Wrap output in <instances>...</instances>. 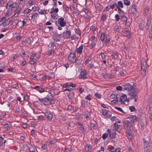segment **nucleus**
Here are the masks:
<instances>
[{"label": "nucleus", "instance_id": "f257e3e1", "mask_svg": "<svg viewBox=\"0 0 152 152\" xmlns=\"http://www.w3.org/2000/svg\"><path fill=\"white\" fill-rule=\"evenodd\" d=\"M124 129L126 132H129L133 129V123L129 119L124 118L123 120Z\"/></svg>", "mask_w": 152, "mask_h": 152}, {"label": "nucleus", "instance_id": "f03ea898", "mask_svg": "<svg viewBox=\"0 0 152 152\" xmlns=\"http://www.w3.org/2000/svg\"><path fill=\"white\" fill-rule=\"evenodd\" d=\"M139 92V91L137 89H134L133 92H128V94L132 98V99L134 98V101L137 102L138 98L137 94Z\"/></svg>", "mask_w": 152, "mask_h": 152}, {"label": "nucleus", "instance_id": "7ed1b4c3", "mask_svg": "<svg viewBox=\"0 0 152 152\" xmlns=\"http://www.w3.org/2000/svg\"><path fill=\"white\" fill-rule=\"evenodd\" d=\"M37 97L38 98V100L40 102L43 104L44 105L47 106L50 105V98L49 96H48L44 98L41 99L38 96Z\"/></svg>", "mask_w": 152, "mask_h": 152}, {"label": "nucleus", "instance_id": "20e7f679", "mask_svg": "<svg viewBox=\"0 0 152 152\" xmlns=\"http://www.w3.org/2000/svg\"><path fill=\"white\" fill-rule=\"evenodd\" d=\"M122 87L124 90H127L129 91V92H133L134 89H136L133 88V86L128 83L123 85Z\"/></svg>", "mask_w": 152, "mask_h": 152}, {"label": "nucleus", "instance_id": "39448f33", "mask_svg": "<svg viewBox=\"0 0 152 152\" xmlns=\"http://www.w3.org/2000/svg\"><path fill=\"white\" fill-rule=\"evenodd\" d=\"M144 144V149L145 152H150L149 149L150 148L148 140H146L145 138L143 139Z\"/></svg>", "mask_w": 152, "mask_h": 152}, {"label": "nucleus", "instance_id": "423d86ee", "mask_svg": "<svg viewBox=\"0 0 152 152\" xmlns=\"http://www.w3.org/2000/svg\"><path fill=\"white\" fill-rule=\"evenodd\" d=\"M75 58H76L75 55V51H74L71 52L68 56V59L69 61L73 63V61H75Z\"/></svg>", "mask_w": 152, "mask_h": 152}, {"label": "nucleus", "instance_id": "0eeeda50", "mask_svg": "<svg viewBox=\"0 0 152 152\" xmlns=\"http://www.w3.org/2000/svg\"><path fill=\"white\" fill-rule=\"evenodd\" d=\"M64 20V18L62 17H61L58 20L59 25L61 27L64 26L66 24V22Z\"/></svg>", "mask_w": 152, "mask_h": 152}, {"label": "nucleus", "instance_id": "6e6552de", "mask_svg": "<svg viewBox=\"0 0 152 152\" xmlns=\"http://www.w3.org/2000/svg\"><path fill=\"white\" fill-rule=\"evenodd\" d=\"M136 7V6L135 5L132 6L131 10V14L132 16L134 18L135 17L137 12V10Z\"/></svg>", "mask_w": 152, "mask_h": 152}, {"label": "nucleus", "instance_id": "1a4fd4ad", "mask_svg": "<svg viewBox=\"0 0 152 152\" xmlns=\"http://www.w3.org/2000/svg\"><path fill=\"white\" fill-rule=\"evenodd\" d=\"M71 33V31L70 30L66 31V32L64 31L63 33V37L66 39L70 38Z\"/></svg>", "mask_w": 152, "mask_h": 152}, {"label": "nucleus", "instance_id": "9d476101", "mask_svg": "<svg viewBox=\"0 0 152 152\" xmlns=\"http://www.w3.org/2000/svg\"><path fill=\"white\" fill-rule=\"evenodd\" d=\"M45 116L47 119L49 121H51L53 117V114L50 112L46 113L45 114Z\"/></svg>", "mask_w": 152, "mask_h": 152}, {"label": "nucleus", "instance_id": "9b49d317", "mask_svg": "<svg viewBox=\"0 0 152 152\" xmlns=\"http://www.w3.org/2000/svg\"><path fill=\"white\" fill-rule=\"evenodd\" d=\"M4 130L8 131L12 126V124L10 122H8L7 123L3 125Z\"/></svg>", "mask_w": 152, "mask_h": 152}, {"label": "nucleus", "instance_id": "f8f14e48", "mask_svg": "<svg viewBox=\"0 0 152 152\" xmlns=\"http://www.w3.org/2000/svg\"><path fill=\"white\" fill-rule=\"evenodd\" d=\"M18 9H20V11L21 8L19 7L18 4H16L15 6L14 5V6H12V7L11 8V11L16 12L17 11Z\"/></svg>", "mask_w": 152, "mask_h": 152}, {"label": "nucleus", "instance_id": "ddd939ff", "mask_svg": "<svg viewBox=\"0 0 152 152\" xmlns=\"http://www.w3.org/2000/svg\"><path fill=\"white\" fill-rule=\"evenodd\" d=\"M83 48V45H81L79 48L76 49V51L77 53L79 54L80 55L82 54Z\"/></svg>", "mask_w": 152, "mask_h": 152}, {"label": "nucleus", "instance_id": "4468645a", "mask_svg": "<svg viewBox=\"0 0 152 152\" xmlns=\"http://www.w3.org/2000/svg\"><path fill=\"white\" fill-rule=\"evenodd\" d=\"M151 24V21L150 19V17H147V20L146 24V26H145V28L146 30H147L148 29L149 26H150Z\"/></svg>", "mask_w": 152, "mask_h": 152}, {"label": "nucleus", "instance_id": "2eb2a0df", "mask_svg": "<svg viewBox=\"0 0 152 152\" xmlns=\"http://www.w3.org/2000/svg\"><path fill=\"white\" fill-rule=\"evenodd\" d=\"M126 118L130 120L133 123V124H134L135 121H136L137 120V117L135 115H132L130 117Z\"/></svg>", "mask_w": 152, "mask_h": 152}, {"label": "nucleus", "instance_id": "dca6fc26", "mask_svg": "<svg viewBox=\"0 0 152 152\" xmlns=\"http://www.w3.org/2000/svg\"><path fill=\"white\" fill-rule=\"evenodd\" d=\"M117 5V4H116V2L113 1L112 2L110 3L108 6L110 7V9H113L114 8L115 6L116 7Z\"/></svg>", "mask_w": 152, "mask_h": 152}, {"label": "nucleus", "instance_id": "f3484780", "mask_svg": "<svg viewBox=\"0 0 152 152\" xmlns=\"http://www.w3.org/2000/svg\"><path fill=\"white\" fill-rule=\"evenodd\" d=\"M74 96V92L72 91L67 93V96L69 99L72 100Z\"/></svg>", "mask_w": 152, "mask_h": 152}, {"label": "nucleus", "instance_id": "a211bd4d", "mask_svg": "<svg viewBox=\"0 0 152 152\" xmlns=\"http://www.w3.org/2000/svg\"><path fill=\"white\" fill-rule=\"evenodd\" d=\"M147 69L146 67H141V74L143 76H145Z\"/></svg>", "mask_w": 152, "mask_h": 152}, {"label": "nucleus", "instance_id": "6ab92c4d", "mask_svg": "<svg viewBox=\"0 0 152 152\" xmlns=\"http://www.w3.org/2000/svg\"><path fill=\"white\" fill-rule=\"evenodd\" d=\"M81 72L80 73V75H81V78L82 79H84L86 78H87V77H86V72L84 70L82 71L81 70Z\"/></svg>", "mask_w": 152, "mask_h": 152}, {"label": "nucleus", "instance_id": "aec40b11", "mask_svg": "<svg viewBox=\"0 0 152 152\" xmlns=\"http://www.w3.org/2000/svg\"><path fill=\"white\" fill-rule=\"evenodd\" d=\"M34 88L37 90L40 93H42L44 92L45 90L44 89L41 87H39L38 86H36Z\"/></svg>", "mask_w": 152, "mask_h": 152}, {"label": "nucleus", "instance_id": "412c9836", "mask_svg": "<svg viewBox=\"0 0 152 152\" xmlns=\"http://www.w3.org/2000/svg\"><path fill=\"white\" fill-rule=\"evenodd\" d=\"M85 150L87 152H90L91 150V146L90 144H86L85 148Z\"/></svg>", "mask_w": 152, "mask_h": 152}, {"label": "nucleus", "instance_id": "4be33fe9", "mask_svg": "<svg viewBox=\"0 0 152 152\" xmlns=\"http://www.w3.org/2000/svg\"><path fill=\"white\" fill-rule=\"evenodd\" d=\"M114 126H115L114 128L115 131L119 132L118 131V129L121 126V125L117 124L116 123H115L114 124Z\"/></svg>", "mask_w": 152, "mask_h": 152}, {"label": "nucleus", "instance_id": "5701e85b", "mask_svg": "<svg viewBox=\"0 0 152 152\" xmlns=\"http://www.w3.org/2000/svg\"><path fill=\"white\" fill-rule=\"evenodd\" d=\"M126 96L125 94H124L122 96L120 99V100L121 102H124L126 101Z\"/></svg>", "mask_w": 152, "mask_h": 152}, {"label": "nucleus", "instance_id": "b1692460", "mask_svg": "<svg viewBox=\"0 0 152 152\" xmlns=\"http://www.w3.org/2000/svg\"><path fill=\"white\" fill-rule=\"evenodd\" d=\"M147 64V62L146 61L145 59H142V60L141 63V67H146V65Z\"/></svg>", "mask_w": 152, "mask_h": 152}, {"label": "nucleus", "instance_id": "393cba45", "mask_svg": "<svg viewBox=\"0 0 152 152\" xmlns=\"http://www.w3.org/2000/svg\"><path fill=\"white\" fill-rule=\"evenodd\" d=\"M107 34L105 33H104L103 34H102L101 35L100 37V39H101V41L103 42L104 39L105 38V36H106Z\"/></svg>", "mask_w": 152, "mask_h": 152}, {"label": "nucleus", "instance_id": "a878e982", "mask_svg": "<svg viewBox=\"0 0 152 152\" xmlns=\"http://www.w3.org/2000/svg\"><path fill=\"white\" fill-rule=\"evenodd\" d=\"M95 5V7L97 10L99 11L101 10V5L99 3H97Z\"/></svg>", "mask_w": 152, "mask_h": 152}, {"label": "nucleus", "instance_id": "bb28decb", "mask_svg": "<svg viewBox=\"0 0 152 152\" xmlns=\"http://www.w3.org/2000/svg\"><path fill=\"white\" fill-rule=\"evenodd\" d=\"M111 56L112 57H113V58L115 59L118 58V55L115 52L113 53Z\"/></svg>", "mask_w": 152, "mask_h": 152}, {"label": "nucleus", "instance_id": "cd10ccee", "mask_svg": "<svg viewBox=\"0 0 152 152\" xmlns=\"http://www.w3.org/2000/svg\"><path fill=\"white\" fill-rule=\"evenodd\" d=\"M61 37H58L55 36H53V40L56 42H58L60 41Z\"/></svg>", "mask_w": 152, "mask_h": 152}, {"label": "nucleus", "instance_id": "c85d7f7f", "mask_svg": "<svg viewBox=\"0 0 152 152\" xmlns=\"http://www.w3.org/2000/svg\"><path fill=\"white\" fill-rule=\"evenodd\" d=\"M117 6H118V7L120 8H123L124 7V6L121 1H118Z\"/></svg>", "mask_w": 152, "mask_h": 152}, {"label": "nucleus", "instance_id": "c756f323", "mask_svg": "<svg viewBox=\"0 0 152 152\" xmlns=\"http://www.w3.org/2000/svg\"><path fill=\"white\" fill-rule=\"evenodd\" d=\"M96 45V43L93 41L91 42V44L89 45V47H90V49H92L94 47H95Z\"/></svg>", "mask_w": 152, "mask_h": 152}, {"label": "nucleus", "instance_id": "7c9ffc66", "mask_svg": "<svg viewBox=\"0 0 152 152\" xmlns=\"http://www.w3.org/2000/svg\"><path fill=\"white\" fill-rule=\"evenodd\" d=\"M106 77L109 79H112L114 77V76L111 74H107Z\"/></svg>", "mask_w": 152, "mask_h": 152}, {"label": "nucleus", "instance_id": "2f4dec72", "mask_svg": "<svg viewBox=\"0 0 152 152\" xmlns=\"http://www.w3.org/2000/svg\"><path fill=\"white\" fill-rule=\"evenodd\" d=\"M107 18V15L106 14H104L101 17V20L102 21H104Z\"/></svg>", "mask_w": 152, "mask_h": 152}, {"label": "nucleus", "instance_id": "473e14b6", "mask_svg": "<svg viewBox=\"0 0 152 152\" xmlns=\"http://www.w3.org/2000/svg\"><path fill=\"white\" fill-rule=\"evenodd\" d=\"M49 92L51 94V95L53 96V95H54L55 94L56 91L54 89H51L49 90Z\"/></svg>", "mask_w": 152, "mask_h": 152}, {"label": "nucleus", "instance_id": "72a5a7b5", "mask_svg": "<svg viewBox=\"0 0 152 152\" xmlns=\"http://www.w3.org/2000/svg\"><path fill=\"white\" fill-rule=\"evenodd\" d=\"M80 131L83 132H84V127L83 126V124H82L80 126V127H79Z\"/></svg>", "mask_w": 152, "mask_h": 152}, {"label": "nucleus", "instance_id": "f704fd0d", "mask_svg": "<svg viewBox=\"0 0 152 152\" xmlns=\"http://www.w3.org/2000/svg\"><path fill=\"white\" fill-rule=\"evenodd\" d=\"M31 10L35 12L36 11H39V8L38 7H34L32 8Z\"/></svg>", "mask_w": 152, "mask_h": 152}, {"label": "nucleus", "instance_id": "c9c22d12", "mask_svg": "<svg viewBox=\"0 0 152 152\" xmlns=\"http://www.w3.org/2000/svg\"><path fill=\"white\" fill-rule=\"evenodd\" d=\"M20 20L18 19H14L12 21V23H14L15 25V27L18 24V23L19 21Z\"/></svg>", "mask_w": 152, "mask_h": 152}, {"label": "nucleus", "instance_id": "e433bc0d", "mask_svg": "<svg viewBox=\"0 0 152 152\" xmlns=\"http://www.w3.org/2000/svg\"><path fill=\"white\" fill-rule=\"evenodd\" d=\"M73 63H75V65H78L80 64V61L79 59L75 58Z\"/></svg>", "mask_w": 152, "mask_h": 152}, {"label": "nucleus", "instance_id": "4c0bfd02", "mask_svg": "<svg viewBox=\"0 0 152 152\" xmlns=\"http://www.w3.org/2000/svg\"><path fill=\"white\" fill-rule=\"evenodd\" d=\"M22 108H21V107H20L18 106L15 108V110L16 112L17 113H19L21 110Z\"/></svg>", "mask_w": 152, "mask_h": 152}, {"label": "nucleus", "instance_id": "58836bf2", "mask_svg": "<svg viewBox=\"0 0 152 152\" xmlns=\"http://www.w3.org/2000/svg\"><path fill=\"white\" fill-rule=\"evenodd\" d=\"M124 4L125 5L129 6L130 4V3L128 0H124Z\"/></svg>", "mask_w": 152, "mask_h": 152}, {"label": "nucleus", "instance_id": "ea45409f", "mask_svg": "<svg viewBox=\"0 0 152 152\" xmlns=\"http://www.w3.org/2000/svg\"><path fill=\"white\" fill-rule=\"evenodd\" d=\"M69 87V83H64L62 86V88H68Z\"/></svg>", "mask_w": 152, "mask_h": 152}, {"label": "nucleus", "instance_id": "a19ab883", "mask_svg": "<svg viewBox=\"0 0 152 152\" xmlns=\"http://www.w3.org/2000/svg\"><path fill=\"white\" fill-rule=\"evenodd\" d=\"M54 53V50L51 49L48 51L47 54L48 56H50V55Z\"/></svg>", "mask_w": 152, "mask_h": 152}, {"label": "nucleus", "instance_id": "79ce46f5", "mask_svg": "<svg viewBox=\"0 0 152 152\" xmlns=\"http://www.w3.org/2000/svg\"><path fill=\"white\" fill-rule=\"evenodd\" d=\"M38 15V14L37 13L35 12L33 14L31 17V19L32 20V18H34L35 19V18H36Z\"/></svg>", "mask_w": 152, "mask_h": 152}, {"label": "nucleus", "instance_id": "37998d69", "mask_svg": "<svg viewBox=\"0 0 152 152\" xmlns=\"http://www.w3.org/2000/svg\"><path fill=\"white\" fill-rule=\"evenodd\" d=\"M140 125L141 127V129L142 130H143L145 128V125L144 124V122H141L140 123Z\"/></svg>", "mask_w": 152, "mask_h": 152}, {"label": "nucleus", "instance_id": "c03bdc74", "mask_svg": "<svg viewBox=\"0 0 152 152\" xmlns=\"http://www.w3.org/2000/svg\"><path fill=\"white\" fill-rule=\"evenodd\" d=\"M116 8L118 9V13L119 14H121L122 13H124V11L121 9L117 5Z\"/></svg>", "mask_w": 152, "mask_h": 152}, {"label": "nucleus", "instance_id": "a18cd8bd", "mask_svg": "<svg viewBox=\"0 0 152 152\" xmlns=\"http://www.w3.org/2000/svg\"><path fill=\"white\" fill-rule=\"evenodd\" d=\"M115 108L116 109L121 111L122 113H125V112H124V111L122 110V108H121L120 107H115Z\"/></svg>", "mask_w": 152, "mask_h": 152}, {"label": "nucleus", "instance_id": "49530a36", "mask_svg": "<svg viewBox=\"0 0 152 152\" xmlns=\"http://www.w3.org/2000/svg\"><path fill=\"white\" fill-rule=\"evenodd\" d=\"M29 151L30 152H35V149L33 146H31L29 148Z\"/></svg>", "mask_w": 152, "mask_h": 152}, {"label": "nucleus", "instance_id": "de8ad7c7", "mask_svg": "<svg viewBox=\"0 0 152 152\" xmlns=\"http://www.w3.org/2000/svg\"><path fill=\"white\" fill-rule=\"evenodd\" d=\"M6 17L4 16L2 17L0 20L4 24V23L5 21L6 20Z\"/></svg>", "mask_w": 152, "mask_h": 152}, {"label": "nucleus", "instance_id": "09e8293b", "mask_svg": "<svg viewBox=\"0 0 152 152\" xmlns=\"http://www.w3.org/2000/svg\"><path fill=\"white\" fill-rule=\"evenodd\" d=\"M31 12V10L27 8L26 10H24V13L27 14L30 13Z\"/></svg>", "mask_w": 152, "mask_h": 152}, {"label": "nucleus", "instance_id": "8fccbe9b", "mask_svg": "<svg viewBox=\"0 0 152 152\" xmlns=\"http://www.w3.org/2000/svg\"><path fill=\"white\" fill-rule=\"evenodd\" d=\"M139 28L140 30H143L144 28V25L141 23L139 24Z\"/></svg>", "mask_w": 152, "mask_h": 152}, {"label": "nucleus", "instance_id": "3c124183", "mask_svg": "<svg viewBox=\"0 0 152 152\" xmlns=\"http://www.w3.org/2000/svg\"><path fill=\"white\" fill-rule=\"evenodd\" d=\"M129 109L130 110L131 112H133L135 111V108L133 106H131L129 107Z\"/></svg>", "mask_w": 152, "mask_h": 152}, {"label": "nucleus", "instance_id": "603ef678", "mask_svg": "<svg viewBox=\"0 0 152 152\" xmlns=\"http://www.w3.org/2000/svg\"><path fill=\"white\" fill-rule=\"evenodd\" d=\"M20 12V9H18L17 10V12H15V13L14 15V16L15 17H17L19 15V14Z\"/></svg>", "mask_w": 152, "mask_h": 152}, {"label": "nucleus", "instance_id": "864d4df0", "mask_svg": "<svg viewBox=\"0 0 152 152\" xmlns=\"http://www.w3.org/2000/svg\"><path fill=\"white\" fill-rule=\"evenodd\" d=\"M75 33L79 35H81L79 29L76 28L75 30Z\"/></svg>", "mask_w": 152, "mask_h": 152}, {"label": "nucleus", "instance_id": "5fc2aeb1", "mask_svg": "<svg viewBox=\"0 0 152 152\" xmlns=\"http://www.w3.org/2000/svg\"><path fill=\"white\" fill-rule=\"evenodd\" d=\"M121 19L123 21H126L127 20L126 17L123 15L121 17Z\"/></svg>", "mask_w": 152, "mask_h": 152}, {"label": "nucleus", "instance_id": "6e6d98bb", "mask_svg": "<svg viewBox=\"0 0 152 152\" xmlns=\"http://www.w3.org/2000/svg\"><path fill=\"white\" fill-rule=\"evenodd\" d=\"M102 113L103 115H106L107 114V112L104 109H102Z\"/></svg>", "mask_w": 152, "mask_h": 152}, {"label": "nucleus", "instance_id": "4d7b16f0", "mask_svg": "<svg viewBox=\"0 0 152 152\" xmlns=\"http://www.w3.org/2000/svg\"><path fill=\"white\" fill-rule=\"evenodd\" d=\"M57 15V14H54L52 15H51V16L52 18H53L54 19H57V18H56V16Z\"/></svg>", "mask_w": 152, "mask_h": 152}, {"label": "nucleus", "instance_id": "13d9d810", "mask_svg": "<svg viewBox=\"0 0 152 152\" xmlns=\"http://www.w3.org/2000/svg\"><path fill=\"white\" fill-rule=\"evenodd\" d=\"M55 103V101L53 99L50 98V104H54Z\"/></svg>", "mask_w": 152, "mask_h": 152}, {"label": "nucleus", "instance_id": "bf43d9fd", "mask_svg": "<svg viewBox=\"0 0 152 152\" xmlns=\"http://www.w3.org/2000/svg\"><path fill=\"white\" fill-rule=\"evenodd\" d=\"M128 31V32L126 33V36L127 37V38H130L131 37V34L130 33V31Z\"/></svg>", "mask_w": 152, "mask_h": 152}, {"label": "nucleus", "instance_id": "052dcab7", "mask_svg": "<svg viewBox=\"0 0 152 152\" xmlns=\"http://www.w3.org/2000/svg\"><path fill=\"white\" fill-rule=\"evenodd\" d=\"M108 134H107L106 133H104L103 134L102 136V138L103 139H105L108 136Z\"/></svg>", "mask_w": 152, "mask_h": 152}, {"label": "nucleus", "instance_id": "680f3d73", "mask_svg": "<svg viewBox=\"0 0 152 152\" xmlns=\"http://www.w3.org/2000/svg\"><path fill=\"white\" fill-rule=\"evenodd\" d=\"M42 148L44 150L46 149L47 148V145L45 144H42Z\"/></svg>", "mask_w": 152, "mask_h": 152}, {"label": "nucleus", "instance_id": "e2e57ef3", "mask_svg": "<svg viewBox=\"0 0 152 152\" xmlns=\"http://www.w3.org/2000/svg\"><path fill=\"white\" fill-rule=\"evenodd\" d=\"M18 56L16 54H15L13 57H12L11 58V60L13 61L15 59H16L18 58Z\"/></svg>", "mask_w": 152, "mask_h": 152}, {"label": "nucleus", "instance_id": "0e129e2a", "mask_svg": "<svg viewBox=\"0 0 152 152\" xmlns=\"http://www.w3.org/2000/svg\"><path fill=\"white\" fill-rule=\"evenodd\" d=\"M73 90V89L72 88H66L65 89L64 91L63 92H64L66 91H68L70 92H72V91Z\"/></svg>", "mask_w": 152, "mask_h": 152}, {"label": "nucleus", "instance_id": "69168bd1", "mask_svg": "<svg viewBox=\"0 0 152 152\" xmlns=\"http://www.w3.org/2000/svg\"><path fill=\"white\" fill-rule=\"evenodd\" d=\"M51 10H53V12H55L56 13H57L58 11V8H56L55 9L52 8L51 9Z\"/></svg>", "mask_w": 152, "mask_h": 152}, {"label": "nucleus", "instance_id": "338daca9", "mask_svg": "<svg viewBox=\"0 0 152 152\" xmlns=\"http://www.w3.org/2000/svg\"><path fill=\"white\" fill-rule=\"evenodd\" d=\"M95 96L96 98L98 99H100L101 98V95L99 94L96 93Z\"/></svg>", "mask_w": 152, "mask_h": 152}, {"label": "nucleus", "instance_id": "774afa93", "mask_svg": "<svg viewBox=\"0 0 152 152\" xmlns=\"http://www.w3.org/2000/svg\"><path fill=\"white\" fill-rule=\"evenodd\" d=\"M116 89L118 91H121L122 89V87L120 86H118L116 87Z\"/></svg>", "mask_w": 152, "mask_h": 152}]
</instances>
